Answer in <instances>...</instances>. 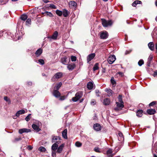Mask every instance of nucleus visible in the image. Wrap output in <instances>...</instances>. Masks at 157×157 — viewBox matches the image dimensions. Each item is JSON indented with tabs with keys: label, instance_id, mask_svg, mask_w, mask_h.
<instances>
[{
	"label": "nucleus",
	"instance_id": "nucleus-33",
	"mask_svg": "<svg viewBox=\"0 0 157 157\" xmlns=\"http://www.w3.org/2000/svg\"><path fill=\"white\" fill-rule=\"evenodd\" d=\"M98 65H99V64L98 63H96L95 64V65L93 68V70L94 71H95L96 70H97L98 69V68H99Z\"/></svg>",
	"mask_w": 157,
	"mask_h": 157
},
{
	"label": "nucleus",
	"instance_id": "nucleus-20",
	"mask_svg": "<svg viewBox=\"0 0 157 157\" xmlns=\"http://www.w3.org/2000/svg\"><path fill=\"white\" fill-rule=\"evenodd\" d=\"M148 46L149 48L151 51H153L154 49V43L153 42L149 43Z\"/></svg>",
	"mask_w": 157,
	"mask_h": 157
},
{
	"label": "nucleus",
	"instance_id": "nucleus-30",
	"mask_svg": "<svg viewBox=\"0 0 157 157\" xmlns=\"http://www.w3.org/2000/svg\"><path fill=\"white\" fill-rule=\"evenodd\" d=\"M61 62L64 64H66L67 63V58L66 57H63L61 59Z\"/></svg>",
	"mask_w": 157,
	"mask_h": 157
},
{
	"label": "nucleus",
	"instance_id": "nucleus-32",
	"mask_svg": "<svg viewBox=\"0 0 157 157\" xmlns=\"http://www.w3.org/2000/svg\"><path fill=\"white\" fill-rule=\"evenodd\" d=\"M105 91L108 94V96H110L112 95L113 91L110 89H106Z\"/></svg>",
	"mask_w": 157,
	"mask_h": 157
},
{
	"label": "nucleus",
	"instance_id": "nucleus-47",
	"mask_svg": "<svg viewBox=\"0 0 157 157\" xmlns=\"http://www.w3.org/2000/svg\"><path fill=\"white\" fill-rule=\"evenodd\" d=\"M72 61H75L76 60V57L75 56H72L71 57Z\"/></svg>",
	"mask_w": 157,
	"mask_h": 157
},
{
	"label": "nucleus",
	"instance_id": "nucleus-14",
	"mask_svg": "<svg viewBox=\"0 0 157 157\" xmlns=\"http://www.w3.org/2000/svg\"><path fill=\"white\" fill-rule=\"evenodd\" d=\"M153 58V56L152 55H150L148 59V61L147 63V66H149L151 63V61L152 60Z\"/></svg>",
	"mask_w": 157,
	"mask_h": 157
},
{
	"label": "nucleus",
	"instance_id": "nucleus-35",
	"mask_svg": "<svg viewBox=\"0 0 157 157\" xmlns=\"http://www.w3.org/2000/svg\"><path fill=\"white\" fill-rule=\"evenodd\" d=\"M118 102L120 103H124L122 100V96L121 95H119L118 97Z\"/></svg>",
	"mask_w": 157,
	"mask_h": 157
},
{
	"label": "nucleus",
	"instance_id": "nucleus-54",
	"mask_svg": "<svg viewBox=\"0 0 157 157\" xmlns=\"http://www.w3.org/2000/svg\"><path fill=\"white\" fill-rule=\"evenodd\" d=\"M132 51V50H127L125 51V55H127V54H129V53H130Z\"/></svg>",
	"mask_w": 157,
	"mask_h": 157
},
{
	"label": "nucleus",
	"instance_id": "nucleus-15",
	"mask_svg": "<svg viewBox=\"0 0 157 157\" xmlns=\"http://www.w3.org/2000/svg\"><path fill=\"white\" fill-rule=\"evenodd\" d=\"M25 112L24 109H21L18 111L16 114V116L18 117L20 115L23 114L25 113Z\"/></svg>",
	"mask_w": 157,
	"mask_h": 157
},
{
	"label": "nucleus",
	"instance_id": "nucleus-53",
	"mask_svg": "<svg viewBox=\"0 0 157 157\" xmlns=\"http://www.w3.org/2000/svg\"><path fill=\"white\" fill-rule=\"evenodd\" d=\"M56 152L55 151H52V155L53 156H55L56 155Z\"/></svg>",
	"mask_w": 157,
	"mask_h": 157
},
{
	"label": "nucleus",
	"instance_id": "nucleus-17",
	"mask_svg": "<svg viewBox=\"0 0 157 157\" xmlns=\"http://www.w3.org/2000/svg\"><path fill=\"white\" fill-rule=\"evenodd\" d=\"M147 112L150 115H152L154 114L155 113L156 110L154 109H149L147 110Z\"/></svg>",
	"mask_w": 157,
	"mask_h": 157
},
{
	"label": "nucleus",
	"instance_id": "nucleus-57",
	"mask_svg": "<svg viewBox=\"0 0 157 157\" xmlns=\"http://www.w3.org/2000/svg\"><path fill=\"white\" fill-rule=\"evenodd\" d=\"M118 135L120 137H121V138L122 137L123 139H124L123 136V135L122 133H121V132H119Z\"/></svg>",
	"mask_w": 157,
	"mask_h": 157
},
{
	"label": "nucleus",
	"instance_id": "nucleus-34",
	"mask_svg": "<svg viewBox=\"0 0 157 157\" xmlns=\"http://www.w3.org/2000/svg\"><path fill=\"white\" fill-rule=\"evenodd\" d=\"M21 18L22 20L25 21L27 18V16L26 14H23L21 16Z\"/></svg>",
	"mask_w": 157,
	"mask_h": 157
},
{
	"label": "nucleus",
	"instance_id": "nucleus-4",
	"mask_svg": "<svg viewBox=\"0 0 157 157\" xmlns=\"http://www.w3.org/2000/svg\"><path fill=\"white\" fill-rule=\"evenodd\" d=\"M116 58L114 55H111L108 58V61L110 64H112L116 60Z\"/></svg>",
	"mask_w": 157,
	"mask_h": 157
},
{
	"label": "nucleus",
	"instance_id": "nucleus-16",
	"mask_svg": "<svg viewBox=\"0 0 157 157\" xmlns=\"http://www.w3.org/2000/svg\"><path fill=\"white\" fill-rule=\"evenodd\" d=\"M117 107L120 108V109H121L124 107V103H121L117 101L116 102Z\"/></svg>",
	"mask_w": 157,
	"mask_h": 157
},
{
	"label": "nucleus",
	"instance_id": "nucleus-63",
	"mask_svg": "<svg viewBox=\"0 0 157 157\" xmlns=\"http://www.w3.org/2000/svg\"><path fill=\"white\" fill-rule=\"evenodd\" d=\"M43 1L46 3H47L49 2L48 0H43Z\"/></svg>",
	"mask_w": 157,
	"mask_h": 157
},
{
	"label": "nucleus",
	"instance_id": "nucleus-3",
	"mask_svg": "<svg viewBox=\"0 0 157 157\" xmlns=\"http://www.w3.org/2000/svg\"><path fill=\"white\" fill-rule=\"evenodd\" d=\"M83 93L81 91H79L76 93L75 95V97H73L72 98V101L74 102L77 101L82 96Z\"/></svg>",
	"mask_w": 157,
	"mask_h": 157
},
{
	"label": "nucleus",
	"instance_id": "nucleus-52",
	"mask_svg": "<svg viewBox=\"0 0 157 157\" xmlns=\"http://www.w3.org/2000/svg\"><path fill=\"white\" fill-rule=\"evenodd\" d=\"M31 23V20L30 18H28L26 21V24H30Z\"/></svg>",
	"mask_w": 157,
	"mask_h": 157
},
{
	"label": "nucleus",
	"instance_id": "nucleus-50",
	"mask_svg": "<svg viewBox=\"0 0 157 157\" xmlns=\"http://www.w3.org/2000/svg\"><path fill=\"white\" fill-rule=\"evenodd\" d=\"M49 7L52 9H56V7L53 4H50Z\"/></svg>",
	"mask_w": 157,
	"mask_h": 157
},
{
	"label": "nucleus",
	"instance_id": "nucleus-42",
	"mask_svg": "<svg viewBox=\"0 0 157 157\" xmlns=\"http://www.w3.org/2000/svg\"><path fill=\"white\" fill-rule=\"evenodd\" d=\"M39 150L41 152H45L46 150V149L43 147L41 146L39 148Z\"/></svg>",
	"mask_w": 157,
	"mask_h": 157
},
{
	"label": "nucleus",
	"instance_id": "nucleus-64",
	"mask_svg": "<svg viewBox=\"0 0 157 157\" xmlns=\"http://www.w3.org/2000/svg\"><path fill=\"white\" fill-rule=\"evenodd\" d=\"M28 84L29 85H32V82H29Z\"/></svg>",
	"mask_w": 157,
	"mask_h": 157
},
{
	"label": "nucleus",
	"instance_id": "nucleus-41",
	"mask_svg": "<svg viewBox=\"0 0 157 157\" xmlns=\"http://www.w3.org/2000/svg\"><path fill=\"white\" fill-rule=\"evenodd\" d=\"M144 63V60L142 59H140L138 62V64L140 66H141Z\"/></svg>",
	"mask_w": 157,
	"mask_h": 157
},
{
	"label": "nucleus",
	"instance_id": "nucleus-9",
	"mask_svg": "<svg viewBox=\"0 0 157 157\" xmlns=\"http://www.w3.org/2000/svg\"><path fill=\"white\" fill-rule=\"evenodd\" d=\"M94 129L97 131L101 130V128L100 125L99 124H94L93 126Z\"/></svg>",
	"mask_w": 157,
	"mask_h": 157
},
{
	"label": "nucleus",
	"instance_id": "nucleus-7",
	"mask_svg": "<svg viewBox=\"0 0 157 157\" xmlns=\"http://www.w3.org/2000/svg\"><path fill=\"white\" fill-rule=\"evenodd\" d=\"M31 131V130L30 129L23 128L19 129L18 132L20 134H22V133L24 132L28 133L30 132Z\"/></svg>",
	"mask_w": 157,
	"mask_h": 157
},
{
	"label": "nucleus",
	"instance_id": "nucleus-23",
	"mask_svg": "<svg viewBox=\"0 0 157 157\" xmlns=\"http://www.w3.org/2000/svg\"><path fill=\"white\" fill-rule=\"evenodd\" d=\"M32 127L35 130H36L37 132H39L40 130L39 127L35 124H32Z\"/></svg>",
	"mask_w": 157,
	"mask_h": 157
},
{
	"label": "nucleus",
	"instance_id": "nucleus-37",
	"mask_svg": "<svg viewBox=\"0 0 157 157\" xmlns=\"http://www.w3.org/2000/svg\"><path fill=\"white\" fill-rule=\"evenodd\" d=\"M56 13L59 16H61L63 13L62 11L58 10H57L56 11Z\"/></svg>",
	"mask_w": 157,
	"mask_h": 157
},
{
	"label": "nucleus",
	"instance_id": "nucleus-10",
	"mask_svg": "<svg viewBox=\"0 0 157 157\" xmlns=\"http://www.w3.org/2000/svg\"><path fill=\"white\" fill-rule=\"evenodd\" d=\"M53 95L56 98H59L60 96V93L58 91V90H54L53 92Z\"/></svg>",
	"mask_w": 157,
	"mask_h": 157
},
{
	"label": "nucleus",
	"instance_id": "nucleus-21",
	"mask_svg": "<svg viewBox=\"0 0 157 157\" xmlns=\"http://www.w3.org/2000/svg\"><path fill=\"white\" fill-rule=\"evenodd\" d=\"M75 67V64H68L67 66V68L69 71H72L73 70Z\"/></svg>",
	"mask_w": 157,
	"mask_h": 157
},
{
	"label": "nucleus",
	"instance_id": "nucleus-12",
	"mask_svg": "<svg viewBox=\"0 0 157 157\" xmlns=\"http://www.w3.org/2000/svg\"><path fill=\"white\" fill-rule=\"evenodd\" d=\"M62 136L65 139H67V129H64L62 132Z\"/></svg>",
	"mask_w": 157,
	"mask_h": 157
},
{
	"label": "nucleus",
	"instance_id": "nucleus-59",
	"mask_svg": "<svg viewBox=\"0 0 157 157\" xmlns=\"http://www.w3.org/2000/svg\"><path fill=\"white\" fill-rule=\"evenodd\" d=\"M117 74L120 75H121V76H123L124 74L123 73L121 72H118Z\"/></svg>",
	"mask_w": 157,
	"mask_h": 157
},
{
	"label": "nucleus",
	"instance_id": "nucleus-13",
	"mask_svg": "<svg viewBox=\"0 0 157 157\" xmlns=\"http://www.w3.org/2000/svg\"><path fill=\"white\" fill-rule=\"evenodd\" d=\"M58 35V33L57 31H55L52 34V36L50 37L53 40L56 39Z\"/></svg>",
	"mask_w": 157,
	"mask_h": 157
},
{
	"label": "nucleus",
	"instance_id": "nucleus-5",
	"mask_svg": "<svg viewBox=\"0 0 157 157\" xmlns=\"http://www.w3.org/2000/svg\"><path fill=\"white\" fill-rule=\"evenodd\" d=\"M108 33L106 31L102 32L100 33V37L101 39H106L108 37Z\"/></svg>",
	"mask_w": 157,
	"mask_h": 157
},
{
	"label": "nucleus",
	"instance_id": "nucleus-27",
	"mask_svg": "<svg viewBox=\"0 0 157 157\" xmlns=\"http://www.w3.org/2000/svg\"><path fill=\"white\" fill-rule=\"evenodd\" d=\"M142 3L141 1L139 0H136L132 3V5L133 6L136 7L137 5L138 4H141Z\"/></svg>",
	"mask_w": 157,
	"mask_h": 157
},
{
	"label": "nucleus",
	"instance_id": "nucleus-49",
	"mask_svg": "<svg viewBox=\"0 0 157 157\" xmlns=\"http://www.w3.org/2000/svg\"><path fill=\"white\" fill-rule=\"evenodd\" d=\"M156 103V102L155 101H153L149 104V106H153L155 105V104Z\"/></svg>",
	"mask_w": 157,
	"mask_h": 157
},
{
	"label": "nucleus",
	"instance_id": "nucleus-19",
	"mask_svg": "<svg viewBox=\"0 0 157 157\" xmlns=\"http://www.w3.org/2000/svg\"><path fill=\"white\" fill-rule=\"evenodd\" d=\"M107 154L109 157H112L113 155L112 154L113 151L110 149H108L107 151Z\"/></svg>",
	"mask_w": 157,
	"mask_h": 157
},
{
	"label": "nucleus",
	"instance_id": "nucleus-28",
	"mask_svg": "<svg viewBox=\"0 0 157 157\" xmlns=\"http://www.w3.org/2000/svg\"><path fill=\"white\" fill-rule=\"evenodd\" d=\"M152 151L154 152H156L157 153V143H155L152 148Z\"/></svg>",
	"mask_w": 157,
	"mask_h": 157
},
{
	"label": "nucleus",
	"instance_id": "nucleus-55",
	"mask_svg": "<svg viewBox=\"0 0 157 157\" xmlns=\"http://www.w3.org/2000/svg\"><path fill=\"white\" fill-rule=\"evenodd\" d=\"M95 93L96 94V95L98 96L99 97L100 96L99 93V91L98 90H95Z\"/></svg>",
	"mask_w": 157,
	"mask_h": 157
},
{
	"label": "nucleus",
	"instance_id": "nucleus-60",
	"mask_svg": "<svg viewBox=\"0 0 157 157\" xmlns=\"http://www.w3.org/2000/svg\"><path fill=\"white\" fill-rule=\"evenodd\" d=\"M121 109H120V108H118V107H117L116 108H114V110L116 111H118L120 110Z\"/></svg>",
	"mask_w": 157,
	"mask_h": 157
},
{
	"label": "nucleus",
	"instance_id": "nucleus-45",
	"mask_svg": "<svg viewBox=\"0 0 157 157\" xmlns=\"http://www.w3.org/2000/svg\"><path fill=\"white\" fill-rule=\"evenodd\" d=\"M31 115V114H29L28 115L25 117V120L27 121H29L31 117L30 116Z\"/></svg>",
	"mask_w": 157,
	"mask_h": 157
},
{
	"label": "nucleus",
	"instance_id": "nucleus-29",
	"mask_svg": "<svg viewBox=\"0 0 157 157\" xmlns=\"http://www.w3.org/2000/svg\"><path fill=\"white\" fill-rule=\"evenodd\" d=\"M62 14L63 16L65 17H66L68 16V11L66 9H63L62 11Z\"/></svg>",
	"mask_w": 157,
	"mask_h": 157
},
{
	"label": "nucleus",
	"instance_id": "nucleus-6",
	"mask_svg": "<svg viewBox=\"0 0 157 157\" xmlns=\"http://www.w3.org/2000/svg\"><path fill=\"white\" fill-rule=\"evenodd\" d=\"M62 73L61 72L57 73L54 75L53 77L52 78V80L55 78H56L57 79H59L61 78L62 77Z\"/></svg>",
	"mask_w": 157,
	"mask_h": 157
},
{
	"label": "nucleus",
	"instance_id": "nucleus-39",
	"mask_svg": "<svg viewBox=\"0 0 157 157\" xmlns=\"http://www.w3.org/2000/svg\"><path fill=\"white\" fill-rule=\"evenodd\" d=\"M21 140V137L16 138H15L14 140L13 141V143H15L19 140Z\"/></svg>",
	"mask_w": 157,
	"mask_h": 157
},
{
	"label": "nucleus",
	"instance_id": "nucleus-44",
	"mask_svg": "<svg viewBox=\"0 0 157 157\" xmlns=\"http://www.w3.org/2000/svg\"><path fill=\"white\" fill-rule=\"evenodd\" d=\"M100 150V148L98 147H95L94 149V150L95 151L98 153L101 152V151Z\"/></svg>",
	"mask_w": 157,
	"mask_h": 157
},
{
	"label": "nucleus",
	"instance_id": "nucleus-43",
	"mask_svg": "<svg viewBox=\"0 0 157 157\" xmlns=\"http://www.w3.org/2000/svg\"><path fill=\"white\" fill-rule=\"evenodd\" d=\"M111 82L113 85H115L116 84V82L114 79L113 77H112L111 79Z\"/></svg>",
	"mask_w": 157,
	"mask_h": 157
},
{
	"label": "nucleus",
	"instance_id": "nucleus-36",
	"mask_svg": "<svg viewBox=\"0 0 157 157\" xmlns=\"http://www.w3.org/2000/svg\"><path fill=\"white\" fill-rule=\"evenodd\" d=\"M44 13L45 14V15L48 16L50 17H52L53 16L52 14L50 12L46 11Z\"/></svg>",
	"mask_w": 157,
	"mask_h": 157
},
{
	"label": "nucleus",
	"instance_id": "nucleus-25",
	"mask_svg": "<svg viewBox=\"0 0 157 157\" xmlns=\"http://www.w3.org/2000/svg\"><path fill=\"white\" fill-rule=\"evenodd\" d=\"M110 103L109 99L108 98H106L104 99L103 104L105 105H109Z\"/></svg>",
	"mask_w": 157,
	"mask_h": 157
},
{
	"label": "nucleus",
	"instance_id": "nucleus-8",
	"mask_svg": "<svg viewBox=\"0 0 157 157\" xmlns=\"http://www.w3.org/2000/svg\"><path fill=\"white\" fill-rule=\"evenodd\" d=\"M95 53H91L87 57V62L89 63L90 61L91 60L95 57Z\"/></svg>",
	"mask_w": 157,
	"mask_h": 157
},
{
	"label": "nucleus",
	"instance_id": "nucleus-38",
	"mask_svg": "<svg viewBox=\"0 0 157 157\" xmlns=\"http://www.w3.org/2000/svg\"><path fill=\"white\" fill-rule=\"evenodd\" d=\"M69 4L72 6H75L77 5L76 3L74 1H71L69 3Z\"/></svg>",
	"mask_w": 157,
	"mask_h": 157
},
{
	"label": "nucleus",
	"instance_id": "nucleus-46",
	"mask_svg": "<svg viewBox=\"0 0 157 157\" xmlns=\"http://www.w3.org/2000/svg\"><path fill=\"white\" fill-rule=\"evenodd\" d=\"M38 62L41 65H43L44 64V61L43 59H39Z\"/></svg>",
	"mask_w": 157,
	"mask_h": 157
},
{
	"label": "nucleus",
	"instance_id": "nucleus-56",
	"mask_svg": "<svg viewBox=\"0 0 157 157\" xmlns=\"http://www.w3.org/2000/svg\"><path fill=\"white\" fill-rule=\"evenodd\" d=\"M65 99V96H62L61 97L59 98V100L61 101Z\"/></svg>",
	"mask_w": 157,
	"mask_h": 157
},
{
	"label": "nucleus",
	"instance_id": "nucleus-18",
	"mask_svg": "<svg viewBox=\"0 0 157 157\" xmlns=\"http://www.w3.org/2000/svg\"><path fill=\"white\" fill-rule=\"evenodd\" d=\"M87 86L88 89H92L93 87V83L90 82H88L87 85Z\"/></svg>",
	"mask_w": 157,
	"mask_h": 157
},
{
	"label": "nucleus",
	"instance_id": "nucleus-58",
	"mask_svg": "<svg viewBox=\"0 0 157 157\" xmlns=\"http://www.w3.org/2000/svg\"><path fill=\"white\" fill-rule=\"evenodd\" d=\"M153 75L154 77H155L157 75V71L154 72Z\"/></svg>",
	"mask_w": 157,
	"mask_h": 157
},
{
	"label": "nucleus",
	"instance_id": "nucleus-62",
	"mask_svg": "<svg viewBox=\"0 0 157 157\" xmlns=\"http://www.w3.org/2000/svg\"><path fill=\"white\" fill-rule=\"evenodd\" d=\"M3 32L2 31H0V37H1L2 36Z\"/></svg>",
	"mask_w": 157,
	"mask_h": 157
},
{
	"label": "nucleus",
	"instance_id": "nucleus-40",
	"mask_svg": "<svg viewBox=\"0 0 157 157\" xmlns=\"http://www.w3.org/2000/svg\"><path fill=\"white\" fill-rule=\"evenodd\" d=\"M75 145L76 147H80L82 146V144L78 141H77L75 143Z\"/></svg>",
	"mask_w": 157,
	"mask_h": 157
},
{
	"label": "nucleus",
	"instance_id": "nucleus-2",
	"mask_svg": "<svg viewBox=\"0 0 157 157\" xmlns=\"http://www.w3.org/2000/svg\"><path fill=\"white\" fill-rule=\"evenodd\" d=\"M52 137V143H56L59 144L61 143L62 140L60 136L53 135Z\"/></svg>",
	"mask_w": 157,
	"mask_h": 157
},
{
	"label": "nucleus",
	"instance_id": "nucleus-26",
	"mask_svg": "<svg viewBox=\"0 0 157 157\" xmlns=\"http://www.w3.org/2000/svg\"><path fill=\"white\" fill-rule=\"evenodd\" d=\"M143 111L141 109L138 110L136 113V116L138 117H141L143 115Z\"/></svg>",
	"mask_w": 157,
	"mask_h": 157
},
{
	"label": "nucleus",
	"instance_id": "nucleus-1",
	"mask_svg": "<svg viewBox=\"0 0 157 157\" xmlns=\"http://www.w3.org/2000/svg\"><path fill=\"white\" fill-rule=\"evenodd\" d=\"M102 24L104 27H107L108 26H110L113 24V22L111 20H106L104 19H101Z\"/></svg>",
	"mask_w": 157,
	"mask_h": 157
},
{
	"label": "nucleus",
	"instance_id": "nucleus-51",
	"mask_svg": "<svg viewBox=\"0 0 157 157\" xmlns=\"http://www.w3.org/2000/svg\"><path fill=\"white\" fill-rule=\"evenodd\" d=\"M96 102L95 100L93 99L91 100L90 104L92 105H94L96 104Z\"/></svg>",
	"mask_w": 157,
	"mask_h": 157
},
{
	"label": "nucleus",
	"instance_id": "nucleus-24",
	"mask_svg": "<svg viewBox=\"0 0 157 157\" xmlns=\"http://www.w3.org/2000/svg\"><path fill=\"white\" fill-rule=\"evenodd\" d=\"M42 52V50L41 48L38 49L35 52V55L37 56H39Z\"/></svg>",
	"mask_w": 157,
	"mask_h": 157
},
{
	"label": "nucleus",
	"instance_id": "nucleus-31",
	"mask_svg": "<svg viewBox=\"0 0 157 157\" xmlns=\"http://www.w3.org/2000/svg\"><path fill=\"white\" fill-rule=\"evenodd\" d=\"M62 85V83L61 82H59L57 84L56 86L55 87V89H56V90H58L60 87Z\"/></svg>",
	"mask_w": 157,
	"mask_h": 157
},
{
	"label": "nucleus",
	"instance_id": "nucleus-22",
	"mask_svg": "<svg viewBox=\"0 0 157 157\" xmlns=\"http://www.w3.org/2000/svg\"><path fill=\"white\" fill-rule=\"evenodd\" d=\"M58 144L56 143H54L52 146L51 149L52 151H56L57 149Z\"/></svg>",
	"mask_w": 157,
	"mask_h": 157
},
{
	"label": "nucleus",
	"instance_id": "nucleus-48",
	"mask_svg": "<svg viewBox=\"0 0 157 157\" xmlns=\"http://www.w3.org/2000/svg\"><path fill=\"white\" fill-rule=\"evenodd\" d=\"M4 99L6 101L8 102L9 103H10V100L8 98V97L6 96L5 97H4Z\"/></svg>",
	"mask_w": 157,
	"mask_h": 157
},
{
	"label": "nucleus",
	"instance_id": "nucleus-11",
	"mask_svg": "<svg viewBox=\"0 0 157 157\" xmlns=\"http://www.w3.org/2000/svg\"><path fill=\"white\" fill-rule=\"evenodd\" d=\"M64 146V144H62L59 147H58L56 152L59 153H61L63 151Z\"/></svg>",
	"mask_w": 157,
	"mask_h": 157
},
{
	"label": "nucleus",
	"instance_id": "nucleus-61",
	"mask_svg": "<svg viewBox=\"0 0 157 157\" xmlns=\"http://www.w3.org/2000/svg\"><path fill=\"white\" fill-rule=\"evenodd\" d=\"M106 71V69L105 68H103L102 70V72L103 73H104Z\"/></svg>",
	"mask_w": 157,
	"mask_h": 157
}]
</instances>
